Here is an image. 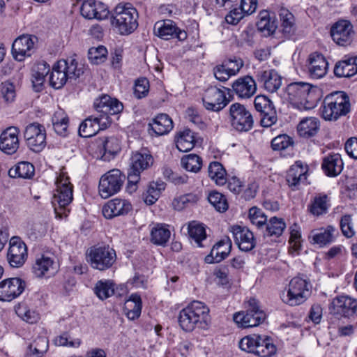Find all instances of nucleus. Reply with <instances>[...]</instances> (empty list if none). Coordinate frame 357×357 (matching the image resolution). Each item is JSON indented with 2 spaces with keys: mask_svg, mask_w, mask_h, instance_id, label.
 I'll return each mask as SVG.
<instances>
[{
  "mask_svg": "<svg viewBox=\"0 0 357 357\" xmlns=\"http://www.w3.org/2000/svg\"><path fill=\"white\" fill-rule=\"evenodd\" d=\"M331 313L340 317L357 316V301L347 296L335 298L331 303Z\"/></svg>",
  "mask_w": 357,
  "mask_h": 357,
  "instance_id": "obj_18",
  "label": "nucleus"
},
{
  "mask_svg": "<svg viewBox=\"0 0 357 357\" xmlns=\"http://www.w3.org/2000/svg\"><path fill=\"white\" fill-rule=\"evenodd\" d=\"M194 133L190 129H184L177 133L176 146L181 152L190 151L195 146Z\"/></svg>",
  "mask_w": 357,
  "mask_h": 357,
  "instance_id": "obj_40",
  "label": "nucleus"
},
{
  "mask_svg": "<svg viewBox=\"0 0 357 357\" xmlns=\"http://www.w3.org/2000/svg\"><path fill=\"white\" fill-rule=\"evenodd\" d=\"M199 196L195 193H187L175 197L172 201V206L175 210L181 211L190 205L196 204Z\"/></svg>",
  "mask_w": 357,
  "mask_h": 357,
  "instance_id": "obj_48",
  "label": "nucleus"
},
{
  "mask_svg": "<svg viewBox=\"0 0 357 357\" xmlns=\"http://www.w3.org/2000/svg\"><path fill=\"white\" fill-rule=\"evenodd\" d=\"M188 233L198 247H203L202 241L206 238V229L203 225L192 222L188 225Z\"/></svg>",
  "mask_w": 357,
  "mask_h": 357,
  "instance_id": "obj_54",
  "label": "nucleus"
},
{
  "mask_svg": "<svg viewBox=\"0 0 357 357\" xmlns=\"http://www.w3.org/2000/svg\"><path fill=\"white\" fill-rule=\"evenodd\" d=\"M156 36L164 39L169 40L176 38L182 41L187 38V33L177 27L176 23L170 20L157 22L154 26Z\"/></svg>",
  "mask_w": 357,
  "mask_h": 357,
  "instance_id": "obj_20",
  "label": "nucleus"
},
{
  "mask_svg": "<svg viewBox=\"0 0 357 357\" xmlns=\"http://www.w3.org/2000/svg\"><path fill=\"white\" fill-rule=\"evenodd\" d=\"M24 137L27 146L34 152H40L46 146V130L39 123L27 125L24 131Z\"/></svg>",
  "mask_w": 357,
  "mask_h": 357,
  "instance_id": "obj_11",
  "label": "nucleus"
},
{
  "mask_svg": "<svg viewBox=\"0 0 357 357\" xmlns=\"http://www.w3.org/2000/svg\"><path fill=\"white\" fill-rule=\"evenodd\" d=\"M165 185L161 181L150 183L147 190L142 195L144 202L148 205L153 204L159 199L162 191L165 189Z\"/></svg>",
  "mask_w": 357,
  "mask_h": 357,
  "instance_id": "obj_42",
  "label": "nucleus"
},
{
  "mask_svg": "<svg viewBox=\"0 0 357 357\" xmlns=\"http://www.w3.org/2000/svg\"><path fill=\"white\" fill-rule=\"evenodd\" d=\"M328 62L319 53L314 52V78L323 77L327 73Z\"/></svg>",
  "mask_w": 357,
  "mask_h": 357,
  "instance_id": "obj_58",
  "label": "nucleus"
},
{
  "mask_svg": "<svg viewBox=\"0 0 357 357\" xmlns=\"http://www.w3.org/2000/svg\"><path fill=\"white\" fill-rule=\"evenodd\" d=\"M149 91V82L145 77L138 79L135 85V96L137 98L145 97Z\"/></svg>",
  "mask_w": 357,
  "mask_h": 357,
  "instance_id": "obj_64",
  "label": "nucleus"
},
{
  "mask_svg": "<svg viewBox=\"0 0 357 357\" xmlns=\"http://www.w3.org/2000/svg\"><path fill=\"white\" fill-rule=\"evenodd\" d=\"M276 347L271 337L265 335H258L255 354L261 357H269L274 354Z\"/></svg>",
  "mask_w": 357,
  "mask_h": 357,
  "instance_id": "obj_39",
  "label": "nucleus"
},
{
  "mask_svg": "<svg viewBox=\"0 0 357 357\" xmlns=\"http://www.w3.org/2000/svg\"><path fill=\"white\" fill-rule=\"evenodd\" d=\"M334 231L335 229L332 226H328L326 229L321 230L314 235V243L319 244L320 247H323L332 243L334 240Z\"/></svg>",
  "mask_w": 357,
  "mask_h": 357,
  "instance_id": "obj_59",
  "label": "nucleus"
},
{
  "mask_svg": "<svg viewBox=\"0 0 357 357\" xmlns=\"http://www.w3.org/2000/svg\"><path fill=\"white\" fill-rule=\"evenodd\" d=\"M35 172L34 166L29 162H20L11 167L8 174L13 178H31Z\"/></svg>",
  "mask_w": 357,
  "mask_h": 357,
  "instance_id": "obj_44",
  "label": "nucleus"
},
{
  "mask_svg": "<svg viewBox=\"0 0 357 357\" xmlns=\"http://www.w3.org/2000/svg\"><path fill=\"white\" fill-rule=\"evenodd\" d=\"M231 247V239L225 236L213 246L210 254L205 257V261L208 264L222 261L229 255Z\"/></svg>",
  "mask_w": 357,
  "mask_h": 357,
  "instance_id": "obj_27",
  "label": "nucleus"
},
{
  "mask_svg": "<svg viewBox=\"0 0 357 357\" xmlns=\"http://www.w3.org/2000/svg\"><path fill=\"white\" fill-rule=\"evenodd\" d=\"M82 15L89 20H104L107 17L109 10L104 3L95 0H86L81 7Z\"/></svg>",
  "mask_w": 357,
  "mask_h": 357,
  "instance_id": "obj_26",
  "label": "nucleus"
},
{
  "mask_svg": "<svg viewBox=\"0 0 357 357\" xmlns=\"http://www.w3.org/2000/svg\"><path fill=\"white\" fill-rule=\"evenodd\" d=\"M248 218L251 223L255 225L258 229H264L267 222V216L263 211L256 206L250 208Z\"/></svg>",
  "mask_w": 357,
  "mask_h": 357,
  "instance_id": "obj_57",
  "label": "nucleus"
},
{
  "mask_svg": "<svg viewBox=\"0 0 357 357\" xmlns=\"http://www.w3.org/2000/svg\"><path fill=\"white\" fill-rule=\"evenodd\" d=\"M232 91L239 99H248L257 91V84L254 78L249 75L236 79L231 85Z\"/></svg>",
  "mask_w": 357,
  "mask_h": 357,
  "instance_id": "obj_23",
  "label": "nucleus"
},
{
  "mask_svg": "<svg viewBox=\"0 0 357 357\" xmlns=\"http://www.w3.org/2000/svg\"><path fill=\"white\" fill-rule=\"evenodd\" d=\"M20 130L11 126L4 130L0 135V149L6 154H13L20 146Z\"/></svg>",
  "mask_w": 357,
  "mask_h": 357,
  "instance_id": "obj_24",
  "label": "nucleus"
},
{
  "mask_svg": "<svg viewBox=\"0 0 357 357\" xmlns=\"http://www.w3.org/2000/svg\"><path fill=\"white\" fill-rule=\"evenodd\" d=\"M99 131V126L96 124L93 116L86 118L79 126V135L82 137H91Z\"/></svg>",
  "mask_w": 357,
  "mask_h": 357,
  "instance_id": "obj_51",
  "label": "nucleus"
},
{
  "mask_svg": "<svg viewBox=\"0 0 357 357\" xmlns=\"http://www.w3.org/2000/svg\"><path fill=\"white\" fill-rule=\"evenodd\" d=\"M107 54V49L102 45L91 47L89 50V59L93 63L98 64L103 61Z\"/></svg>",
  "mask_w": 357,
  "mask_h": 357,
  "instance_id": "obj_63",
  "label": "nucleus"
},
{
  "mask_svg": "<svg viewBox=\"0 0 357 357\" xmlns=\"http://www.w3.org/2000/svg\"><path fill=\"white\" fill-rule=\"evenodd\" d=\"M153 163V158L146 149H141L132 153L130 158V167L135 171L143 172Z\"/></svg>",
  "mask_w": 357,
  "mask_h": 357,
  "instance_id": "obj_33",
  "label": "nucleus"
},
{
  "mask_svg": "<svg viewBox=\"0 0 357 357\" xmlns=\"http://www.w3.org/2000/svg\"><path fill=\"white\" fill-rule=\"evenodd\" d=\"M285 227L286 224L283 219L273 217L265 224L264 236L279 237L282 234Z\"/></svg>",
  "mask_w": 357,
  "mask_h": 357,
  "instance_id": "obj_45",
  "label": "nucleus"
},
{
  "mask_svg": "<svg viewBox=\"0 0 357 357\" xmlns=\"http://www.w3.org/2000/svg\"><path fill=\"white\" fill-rule=\"evenodd\" d=\"M27 258L26 244L18 236H13L10 240V246L7 253V260L14 268L21 267Z\"/></svg>",
  "mask_w": 357,
  "mask_h": 357,
  "instance_id": "obj_15",
  "label": "nucleus"
},
{
  "mask_svg": "<svg viewBox=\"0 0 357 357\" xmlns=\"http://www.w3.org/2000/svg\"><path fill=\"white\" fill-rule=\"evenodd\" d=\"M59 271V264L54 257L42 255L36 257L32 266V272L36 278H50Z\"/></svg>",
  "mask_w": 357,
  "mask_h": 357,
  "instance_id": "obj_14",
  "label": "nucleus"
},
{
  "mask_svg": "<svg viewBox=\"0 0 357 357\" xmlns=\"http://www.w3.org/2000/svg\"><path fill=\"white\" fill-rule=\"evenodd\" d=\"M279 17L281 22L282 34L289 38L296 31L295 17L287 8H281L279 10Z\"/></svg>",
  "mask_w": 357,
  "mask_h": 357,
  "instance_id": "obj_37",
  "label": "nucleus"
},
{
  "mask_svg": "<svg viewBox=\"0 0 357 357\" xmlns=\"http://www.w3.org/2000/svg\"><path fill=\"white\" fill-rule=\"evenodd\" d=\"M171 232L165 225L157 224L151 230V241L157 245L165 246Z\"/></svg>",
  "mask_w": 357,
  "mask_h": 357,
  "instance_id": "obj_41",
  "label": "nucleus"
},
{
  "mask_svg": "<svg viewBox=\"0 0 357 357\" xmlns=\"http://www.w3.org/2000/svg\"><path fill=\"white\" fill-rule=\"evenodd\" d=\"M350 109L348 95L344 91H335L325 97L320 113L325 120L336 121L339 117L346 116Z\"/></svg>",
  "mask_w": 357,
  "mask_h": 357,
  "instance_id": "obj_3",
  "label": "nucleus"
},
{
  "mask_svg": "<svg viewBox=\"0 0 357 357\" xmlns=\"http://www.w3.org/2000/svg\"><path fill=\"white\" fill-rule=\"evenodd\" d=\"M246 307L245 312H240L234 315V321L239 327H256L265 321L266 314L260 308L259 302L255 298H250Z\"/></svg>",
  "mask_w": 357,
  "mask_h": 357,
  "instance_id": "obj_8",
  "label": "nucleus"
},
{
  "mask_svg": "<svg viewBox=\"0 0 357 357\" xmlns=\"http://www.w3.org/2000/svg\"><path fill=\"white\" fill-rule=\"evenodd\" d=\"M202 101L204 107L213 112L222 110L228 103L225 93L216 86H210L205 90Z\"/></svg>",
  "mask_w": 357,
  "mask_h": 357,
  "instance_id": "obj_17",
  "label": "nucleus"
},
{
  "mask_svg": "<svg viewBox=\"0 0 357 357\" xmlns=\"http://www.w3.org/2000/svg\"><path fill=\"white\" fill-rule=\"evenodd\" d=\"M308 175L307 165H303L301 161H296L287 172L286 181L292 190H298L301 185L310 183L307 181Z\"/></svg>",
  "mask_w": 357,
  "mask_h": 357,
  "instance_id": "obj_16",
  "label": "nucleus"
},
{
  "mask_svg": "<svg viewBox=\"0 0 357 357\" xmlns=\"http://www.w3.org/2000/svg\"><path fill=\"white\" fill-rule=\"evenodd\" d=\"M310 285L304 279L298 277L292 278L287 289L280 294L282 302L290 306L302 304L310 296Z\"/></svg>",
  "mask_w": 357,
  "mask_h": 357,
  "instance_id": "obj_7",
  "label": "nucleus"
},
{
  "mask_svg": "<svg viewBox=\"0 0 357 357\" xmlns=\"http://www.w3.org/2000/svg\"><path fill=\"white\" fill-rule=\"evenodd\" d=\"M210 310L204 303L194 301L182 309L178 315V323L185 332L199 328L206 330L211 324Z\"/></svg>",
  "mask_w": 357,
  "mask_h": 357,
  "instance_id": "obj_1",
  "label": "nucleus"
},
{
  "mask_svg": "<svg viewBox=\"0 0 357 357\" xmlns=\"http://www.w3.org/2000/svg\"><path fill=\"white\" fill-rule=\"evenodd\" d=\"M312 85L308 82H295L286 87L287 98L292 107L301 112L312 109Z\"/></svg>",
  "mask_w": 357,
  "mask_h": 357,
  "instance_id": "obj_5",
  "label": "nucleus"
},
{
  "mask_svg": "<svg viewBox=\"0 0 357 357\" xmlns=\"http://www.w3.org/2000/svg\"><path fill=\"white\" fill-rule=\"evenodd\" d=\"M173 127L172 119L166 114H160L149 123V132L151 135L161 136L169 133Z\"/></svg>",
  "mask_w": 357,
  "mask_h": 357,
  "instance_id": "obj_29",
  "label": "nucleus"
},
{
  "mask_svg": "<svg viewBox=\"0 0 357 357\" xmlns=\"http://www.w3.org/2000/svg\"><path fill=\"white\" fill-rule=\"evenodd\" d=\"M259 20L257 26L261 31H266L268 34L273 33L277 28V22L275 19L270 17L268 11L261 10L259 14Z\"/></svg>",
  "mask_w": 357,
  "mask_h": 357,
  "instance_id": "obj_46",
  "label": "nucleus"
},
{
  "mask_svg": "<svg viewBox=\"0 0 357 357\" xmlns=\"http://www.w3.org/2000/svg\"><path fill=\"white\" fill-rule=\"evenodd\" d=\"M298 136L303 139L312 137V117L303 118L297 126Z\"/></svg>",
  "mask_w": 357,
  "mask_h": 357,
  "instance_id": "obj_60",
  "label": "nucleus"
},
{
  "mask_svg": "<svg viewBox=\"0 0 357 357\" xmlns=\"http://www.w3.org/2000/svg\"><path fill=\"white\" fill-rule=\"evenodd\" d=\"M52 122L54 130L58 135L61 136L67 135L69 119L63 109L59 108L54 112Z\"/></svg>",
  "mask_w": 357,
  "mask_h": 357,
  "instance_id": "obj_38",
  "label": "nucleus"
},
{
  "mask_svg": "<svg viewBox=\"0 0 357 357\" xmlns=\"http://www.w3.org/2000/svg\"><path fill=\"white\" fill-rule=\"evenodd\" d=\"M257 80L264 89L271 93L277 91L282 84V77L275 70H266L259 72Z\"/></svg>",
  "mask_w": 357,
  "mask_h": 357,
  "instance_id": "obj_31",
  "label": "nucleus"
},
{
  "mask_svg": "<svg viewBox=\"0 0 357 357\" xmlns=\"http://www.w3.org/2000/svg\"><path fill=\"white\" fill-rule=\"evenodd\" d=\"M132 209L130 202L123 199H113L108 201L102 207V214L107 219L127 215Z\"/></svg>",
  "mask_w": 357,
  "mask_h": 357,
  "instance_id": "obj_25",
  "label": "nucleus"
},
{
  "mask_svg": "<svg viewBox=\"0 0 357 357\" xmlns=\"http://www.w3.org/2000/svg\"><path fill=\"white\" fill-rule=\"evenodd\" d=\"M100 153H102V158L104 160H109L116 155L121 149V142L116 136L103 137L98 140Z\"/></svg>",
  "mask_w": 357,
  "mask_h": 357,
  "instance_id": "obj_28",
  "label": "nucleus"
},
{
  "mask_svg": "<svg viewBox=\"0 0 357 357\" xmlns=\"http://www.w3.org/2000/svg\"><path fill=\"white\" fill-rule=\"evenodd\" d=\"M229 120L231 127L238 132H248L254 126L251 112L243 105L238 102L229 107Z\"/></svg>",
  "mask_w": 357,
  "mask_h": 357,
  "instance_id": "obj_10",
  "label": "nucleus"
},
{
  "mask_svg": "<svg viewBox=\"0 0 357 357\" xmlns=\"http://www.w3.org/2000/svg\"><path fill=\"white\" fill-rule=\"evenodd\" d=\"M231 232L235 243L243 252L251 251L256 245L253 233L247 227L239 225L231 227Z\"/></svg>",
  "mask_w": 357,
  "mask_h": 357,
  "instance_id": "obj_22",
  "label": "nucleus"
},
{
  "mask_svg": "<svg viewBox=\"0 0 357 357\" xmlns=\"http://www.w3.org/2000/svg\"><path fill=\"white\" fill-rule=\"evenodd\" d=\"M138 12L130 3H119L114 8L112 24L121 35L132 33L138 26Z\"/></svg>",
  "mask_w": 357,
  "mask_h": 357,
  "instance_id": "obj_4",
  "label": "nucleus"
},
{
  "mask_svg": "<svg viewBox=\"0 0 357 357\" xmlns=\"http://www.w3.org/2000/svg\"><path fill=\"white\" fill-rule=\"evenodd\" d=\"M88 262L93 269L104 271L109 269L116 261V253L108 245L90 248L87 254Z\"/></svg>",
  "mask_w": 357,
  "mask_h": 357,
  "instance_id": "obj_6",
  "label": "nucleus"
},
{
  "mask_svg": "<svg viewBox=\"0 0 357 357\" xmlns=\"http://www.w3.org/2000/svg\"><path fill=\"white\" fill-rule=\"evenodd\" d=\"M343 165L340 155L333 154L324 158L321 169L327 176L335 177L342 172Z\"/></svg>",
  "mask_w": 357,
  "mask_h": 357,
  "instance_id": "obj_32",
  "label": "nucleus"
},
{
  "mask_svg": "<svg viewBox=\"0 0 357 357\" xmlns=\"http://www.w3.org/2000/svg\"><path fill=\"white\" fill-rule=\"evenodd\" d=\"M357 73V56L349 57L336 63L334 74L339 77H349Z\"/></svg>",
  "mask_w": 357,
  "mask_h": 357,
  "instance_id": "obj_34",
  "label": "nucleus"
},
{
  "mask_svg": "<svg viewBox=\"0 0 357 357\" xmlns=\"http://www.w3.org/2000/svg\"><path fill=\"white\" fill-rule=\"evenodd\" d=\"M255 109L261 114V125L268 128L278 121L276 110L273 102L265 96H257L255 98Z\"/></svg>",
  "mask_w": 357,
  "mask_h": 357,
  "instance_id": "obj_13",
  "label": "nucleus"
},
{
  "mask_svg": "<svg viewBox=\"0 0 357 357\" xmlns=\"http://www.w3.org/2000/svg\"><path fill=\"white\" fill-rule=\"evenodd\" d=\"M37 38L33 36L22 35L13 43L12 53L13 57L19 61H24L25 57L30 56L33 52Z\"/></svg>",
  "mask_w": 357,
  "mask_h": 357,
  "instance_id": "obj_21",
  "label": "nucleus"
},
{
  "mask_svg": "<svg viewBox=\"0 0 357 357\" xmlns=\"http://www.w3.org/2000/svg\"><path fill=\"white\" fill-rule=\"evenodd\" d=\"M126 180V176L118 169H113L103 174L99 181L98 192L103 199L118 193Z\"/></svg>",
  "mask_w": 357,
  "mask_h": 357,
  "instance_id": "obj_9",
  "label": "nucleus"
},
{
  "mask_svg": "<svg viewBox=\"0 0 357 357\" xmlns=\"http://www.w3.org/2000/svg\"><path fill=\"white\" fill-rule=\"evenodd\" d=\"M54 342L57 346L77 348L80 346L82 341L79 338L71 337L68 333H63L55 338Z\"/></svg>",
  "mask_w": 357,
  "mask_h": 357,
  "instance_id": "obj_61",
  "label": "nucleus"
},
{
  "mask_svg": "<svg viewBox=\"0 0 357 357\" xmlns=\"http://www.w3.org/2000/svg\"><path fill=\"white\" fill-rule=\"evenodd\" d=\"M25 282L19 278L3 280L0 282V301H11L24 291Z\"/></svg>",
  "mask_w": 357,
  "mask_h": 357,
  "instance_id": "obj_19",
  "label": "nucleus"
},
{
  "mask_svg": "<svg viewBox=\"0 0 357 357\" xmlns=\"http://www.w3.org/2000/svg\"><path fill=\"white\" fill-rule=\"evenodd\" d=\"M142 307L141 296L137 294H132L125 302L123 310L129 319L135 320L140 316Z\"/></svg>",
  "mask_w": 357,
  "mask_h": 357,
  "instance_id": "obj_36",
  "label": "nucleus"
},
{
  "mask_svg": "<svg viewBox=\"0 0 357 357\" xmlns=\"http://www.w3.org/2000/svg\"><path fill=\"white\" fill-rule=\"evenodd\" d=\"M56 188L52 203L57 216H67L70 210L68 206L73 199V186L66 172H61L55 181Z\"/></svg>",
  "mask_w": 357,
  "mask_h": 357,
  "instance_id": "obj_2",
  "label": "nucleus"
},
{
  "mask_svg": "<svg viewBox=\"0 0 357 357\" xmlns=\"http://www.w3.org/2000/svg\"><path fill=\"white\" fill-rule=\"evenodd\" d=\"M208 176L218 185L227 181V174L223 165L217 161L211 162L208 167Z\"/></svg>",
  "mask_w": 357,
  "mask_h": 357,
  "instance_id": "obj_43",
  "label": "nucleus"
},
{
  "mask_svg": "<svg viewBox=\"0 0 357 357\" xmlns=\"http://www.w3.org/2000/svg\"><path fill=\"white\" fill-rule=\"evenodd\" d=\"M16 314L23 321L33 324L38 321L40 314L35 310L30 309L26 304H19L15 307Z\"/></svg>",
  "mask_w": 357,
  "mask_h": 357,
  "instance_id": "obj_49",
  "label": "nucleus"
},
{
  "mask_svg": "<svg viewBox=\"0 0 357 357\" xmlns=\"http://www.w3.org/2000/svg\"><path fill=\"white\" fill-rule=\"evenodd\" d=\"M30 349L33 354L36 355H43L48 349V340L45 336H39L36 338L30 344Z\"/></svg>",
  "mask_w": 357,
  "mask_h": 357,
  "instance_id": "obj_62",
  "label": "nucleus"
},
{
  "mask_svg": "<svg viewBox=\"0 0 357 357\" xmlns=\"http://www.w3.org/2000/svg\"><path fill=\"white\" fill-rule=\"evenodd\" d=\"M271 146L275 151H293L294 146V139L286 134L279 135L271 141Z\"/></svg>",
  "mask_w": 357,
  "mask_h": 357,
  "instance_id": "obj_50",
  "label": "nucleus"
},
{
  "mask_svg": "<svg viewBox=\"0 0 357 357\" xmlns=\"http://www.w3.org/2000/svg\"><path fill=\"white\" fill-rule=\"evenodd\" d=\"M210 204L219 212H225L229 207L226 197L217 191H212L208 197Z\"/></svg>",
  "mask_w": 357,
  "mask_h": 357,
  "instance_id": "obj_56",
  "label": "nucleus"
},
{
  "mask_svg": "<svg viewBox=\"0 0 357 357\" xmlns=\"http://www.w3.org/2000/svg\"><path fill=\"white\" fill-rule=\"evenodd\" d=\"M64 71L68 79H77L84 73L83 65L73 58L64 59Z\"/></svg>",
  "mask_w": 357,
  "mask_h": 357,
  "instance_id": "obj_52",
  "label": "nucleus"
},
{
  "mask_svg": "<svg viewBox=\"0 0 357 357\" xmlns=\"http://www.w3.org/2000/svg\"><path fill=\"white\" fill-rule=\"evenodd\" d=\"M330 33L337 45L347 46L353 41L354 26L349 20H339L331 26Z\"/></svg>",
  "mask_w": 357,
  "mask_h": 357,
  "instance_id": "obj_12",
  "label": "nucleus"
},
{
  "mask_svg": "<svg viewBox=\"0 0 357 357\" xmlns=\"http://www.w3.org/2000/svg\"><path fill=\"white\" fill-rule=\"evenodd\" d=\"M181 163L185 170L196 173L202 168V160L198 155L188 154L181 158Z\"/></svg>",
  "mask_w": 357,
  "mask_h": 357,
  "instance_id": "obj_53",
  "label": "nucleus"
},
{
  "mask_svg": "<svg viewBox=\"0 0 357 357\" xmlns=\"http://www.w3.org/2000/svg\"><path fill=\"white\" fill-rule=\"evenodd\" d=\"M94 292L101 299H106L114 293V284L111 280H100L94 288Z\"/></svg>",
  "mask_w": 357,
  "mask_h": 357,
  "instance_id": "obj_55",
  "label": "nucleus"
},
{
  "mask_svg": "<svg viewBox=\"0 0 357 357\" xmlns=\"http://www.w3.org/2000/svg\"><path fill=\"white\" fill-rule=\"evenodd\" d=\"M64 59H61L55 63L50 75V85L54 89H61L68 79L64 71Z\"/></svg>",
  "mask_w": 357,
  "mask_h": 357,
  "instance_id": "obj_35",
  "label": "nucleus"
},
{
  "mask_svg": "<svg viewBox=\"0 0 357 357\" xmlns=\"http://www.w3.org/2000/svg\"><path fill=\"white\" fill-rule=\"evenodd\" d=\"M330 206V198L326 194H317L314 197V216L326 214Z\"/></svg>",
  "mask_w": 357,
  "mask_h": 357,
  "instance_id": "obj_47",
  "label": "nucleus"
},
{
  "mask_svg": "<svg viewBox=\"0 0 357 357\" xmlns=\"http://www.w3.org/2000/svg\"><path fill=\"white\" fill-rule=\"evenodd\" d=\"M94 107L97 113L111 114H119L123 109V104L121 102L108 95H102L96 99L94 102Z\"/></svg>",
  "mask_w": 357,
  "mask_h": 357,
  "instance_id": "obj_30",
  "label": "nucleus"
}]
</instances>
